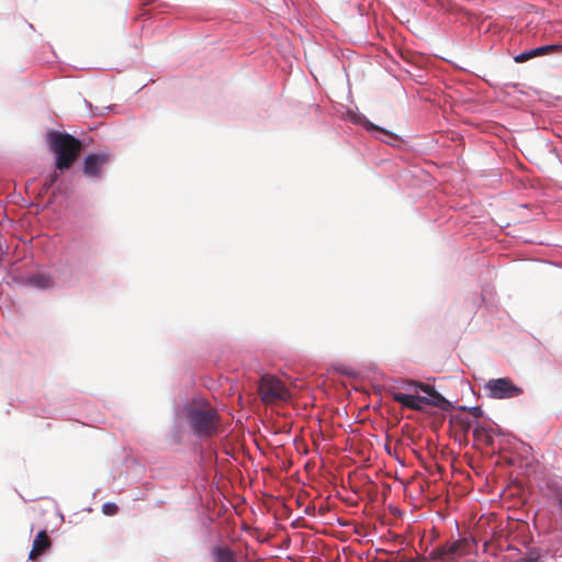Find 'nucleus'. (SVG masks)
I'll return each instance as SVG.
<instances>
[{
    "label": "nucleus",
    "instance_id": "f8f14e48",
    "mask_svg": "<svg viewBox=\"0 0 562 562\" xmlns=\"http://www.w3.org/2000/svg\"><path fill=\"white\" fill-rule=\"evenodd\" d=\"M473 436L476 440H479L487 446L493 445V436L491 435L490 430L485 426L477 425L473 429Z\"/></svg>",
    "mask_w": 562,
    "mask_h": 562
},
{
    "label": "nucleus",
    "instance_id": "f3484780",
    "mask_svg": "<svg viewBox=\"0 0 562 562\" xmlns=\"http://www.w3.org/2000/svg\"><path fill=\"white\" fill-rule=\"evenodd\" d=\"M558 46L555 45H547V46H541V47H538V48H535V54L536 56H539V55H543L548 52H551V50H554L557 49Z\"/></svg>",
    "mask_w": 562,
    "mask_h": 562
},
{
    "label": "nucleus",
    "instance_id": "6e6552de",
    "mask_svg": "<svg viewBox=\"0 0 562 562\" xmlns=\"http://www.w3.org/2000/svg\"><path fill=\"white\" fill-rule=\"evenodd\" d=\"M392 398L394 402L403 405L406 408H409L413 411H422L423 409V402H422L420 395H409V394L395 392L392 394Z\"/></svg>",
    "mask_w": 562,
    "mask_h": 562
},
{
    "label": "nucleus",
    "instance_id": "4468645a",
    "mask_svg": "<svg viewBox=\"0 0 562 562\" xmlns=\"http://www.w3.org/2000/svg\"><path fill=\"white\" fill-rule=\"evenodd\" d=\"M58 178L59 175L56 171L48 175L43 184L44 190H48L50 187H53V184L57 182Z\"/></svg>",
    "mask_w": 562,
    "mask_h": 562
},
{
    "label": "nucleus",
    "instance_id": "2eb2a0df",
    "mask_svg": "<svg viewBox=\"0 0 562 562\" xmlns=\"http://www.w3.org/2000/svg\"><path fill=\"white\" fill-rule=\"evenodd\" d=\"M33 282L40 288H47L50 284L49 279L43 274L35 276Z\"/></svg>",
    "mask_w": 562,
    "mask_h": 562
},
{
    "label": "nucleus",
    "instance_id": "9b49d317",
    "mask_svg": "<svg viewBox=\"0 0 562 562\" xmlns=\"http://www.w3.org/2000/svg\"><path fill=\"white\" fill-rule=\"evenodd\" d=\"M213 562H237L236 554L227 547L217 546L212 550Z\"/></svg>",
    "mask_w": 562,
    "mask_h": 562
},
{
    "label": "nucleus",
    "instance_id": "dca6fc26",
    "mask_svg": "<svg viewBox=\"0 0 562 562\" xmlns=\"http://www.w3.org/2000/svg\"><path fill=\"white\" fill-rule=\"evenodd\" d=\"M119 510V507L116 504L114 503H105L103 506H102V512L103 514L108 515V516H113L117 513Z\"/></svg>",
    "mask_w": 562,
    "mask_h": 562
},
{
    "label": "nucleus",
    "instance_id": "6ab92c4d",
    "mask_svg": "<svg viewBox=\"0 0 562 562\" xmlns=\"http://www.w3.org/2000/svg\"><path fill=\"white\" fill-rule=\"evenodd\" d=\"M516 562H541L538 557H527L517 560Z\"/></svg>",
    "mask_w": 562,
    "mask_h": 562
},
{
    "label": "nucleus",
    "instance_id": "0eeeda50",
    "mask_svg": "<svg viewBox=\"0 0 562 562\" xmlns=\"http://www.w3.org/2000/svg\"><path fill=\"white\" fill-rule=\"evenodd\" d=\"M52 547V540L45 530L40 531L32 544V549L29 554L30 560H36L38 557L44 554Z\"/></svg>",
    "mask_w": 562,
    "mask_h": 562
},
{
    "label": "nucleus",
    "instance_id": "7ed1b4c3",
    "mask_svg": "<svg viewBox=\"0 0 562 562\" xmlns=\"http://www.w3.org/2000/svg\"><path fill=\"white\" fill-rule=\"evenodd\" d=\"M258 393L266 405L286 402L291 397L290 390L282 380L272 374H265L260 378Z\"/></svg>",
    "mask_w": 562,
    "mask_h": 562
},
{
    "label": "nucleus",
    "instance_id": "423d86ee",
    "mask_svg": "<svg viewBox=\"0 0 562 562\" xmlns=\"http://www.w3.org/2000/svg\"><path fill=\"white\" fill-rule=\"evenodd\" d=\"M110 161V156L105 153L89 154L83 161V173L90 178H99L102 175V168Z\"/></svg>",
    "mask_w": 562,
    "mask_h": 562
},
{
    "label": "nucleus",
    "instance_id": "ddd939ff",
    "mask_svg": "<svg viewBox=\"0 0 562 562\" xmlns=\"http://www.w3.org/2000/svg\"><path fill=\"white\" fill-rule=\"evenodd\" d=\"M536 57L535 50L530 49L527 52H524L515 57L516 63H525L531 58Z\"/></svg>",
    "mask_w": 562,
    "mask_h": 562
},
{
    "label": "nucleus",
    "instance_id": "9d476101",
    "mask_svg": "<svg viewBox=\"0 0 562 562\" xmlns=\"http://www.w3.org/2000/svg\"><path fill=\"white\" fill-rule=\"evenodd\" d=\"M424 561L429 560L430 562H453V554L449 547V542L443 546L435 548L428 555L423 558Z\"/></svg>",
    "mask_w": 562,
    "mask_h": 562
},
{
    "label": "nucleus",
    "instance_id": "aec40b11",
    "mask_svg": "<svg viewBox=\"0 0 562 562\" xmlns=\"http://www.w3.org/2000/svg\"><path fill=\"white\" fill-rule=\"evenodd\" d=\"M380 562H415L414 560H409V561H380Z\"/></svg>",
    "mask_w": 562,
    "mask_h": 562
},
{
    "label": "nucleus",
    "instance_id": "f03ea898",
    "mask_svg": "<svg viewBox=\"0 0 562 562\" xmlns=\"http://www.w3.org/2000/svg\"><path fill=\"white\" fill-rule=\"evenodd\" d=\"M48 146L54 153L57 170H68L78 159L82 143L68 133L53 131L48 134Z\"/></svg>",
    "mask_w": 562,
    "mask_h": 562
},
{
    "label": "nucleus",
    "instance_id": "a211bd4d",
    "mask_svg": "<svg viewBox=\"0 0 562 562\" xmlns=\"http://www.w3.org/2000/svg\"><path fill=\"white\" fill-rule=\"evenodd\" d=\"M470 413L474 416V417H481L482 414H483V411L481 409V407L479 406H474L470 409Z\"/></svg>",
    "mask_w": 562,
    "mask_h": 562
},
{
    "label": "nucleus",
    "instance_id": "39448f33",
    "mask_svg": "<svg viewBox=\"0 0 562 562\" xmlns=\"http://www.w3.org/2000/svg\"><path fill=\"white\" fill-rule=\"evenodd\" d=\"M407 384L409 386H414L416 390H419L428 395V396H422L423 404L438 407V408L445 409V411L450 407L449 401L445 396H442L439 392H437L432 385H429L426 383H420V382H415V381H408Z\"/></svg>",
    "mask_w": 562,
    "mask_h": 562
},
{
    "label": "nucleus",
    "instance_id": "20e7f679",
    "mask_svg": "<svg viewBox=\"0 0 562 562\" xmlns=\"http://www.w3.org/2000/svg\"><path fill=\"white\" fill-rule=\"evenodd\" d=\"M485 390L490 397L497 400L518 397L524 392L509 378L492 379L485 384Z\"/></svg>",
    "mask_w": 562,
    "mask_h": 562
},
{
    "label": "nucleus",
    "instance_id": "f257e3e1",
    "mask_svg": "<svg viewBox=\"0 0 562 562\" xmlns=\"http://www.w3.org/2000/svg\"><path fill=\"white\" fill-rule=\"evenodd\" d=\"M177 416L186 422L199 438H212L222 432V418L215 407L202 397L192 398L182 405Z\"/></svg>",
    "mask_w": 562,
    "mask_h": 562
},
{
    "label": "nucleus",
    "instance_id": "1a4fd4ad",
    "mask_svg": "<svg viewBox=\"0 0 562 562\" xmlns=\"http://www.w3.org/2000/svg\"><path fill=\"white\" fill-rule=\"evenodd\" d=\"M475 541L473 539H458L453 542H449V547L453 554V561L458 558L464 557L472 551Z\"/></svg>",
    "mask_w": 562,
    "mask_h": 562
}]
</instances>
